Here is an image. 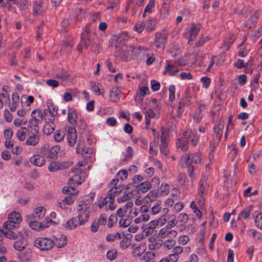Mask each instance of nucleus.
<instances>
[{"label":"nucleus","instance_id":"obj_1","mask_svg":"<svg viewBox=\"0 0 262 262\" xmlns=\"http://www.w3.org/2000/svg\"><path fill=\"white\" fill-rule=\"evenodd\" d=\"M88 162L84 160L78 163L73 168L72 172L74 174L68 181L69 187H64L62 189V192L69 194L74 195L78 193V190L75 189L74 187L81 184L85 180L86 175L84 170L86 169Z\"/></svg>","mask_w":262,"mask_h":262},{"label":"nucleus","instance_id":"obj_2","mask_svg":"<svg viewBox=\"0 0 262 262\" xmlns=\"http://www.w3.org/2000/svg\"><path fill=\"white\" fill-rule=\"evenodd\" d=\"M93 196L94 195L88 196L85 200H83L77 208L76 217L80 221L81 224H85L89 221L90 206L93 201Z\"/></svg>","mask_w":262,"mask_h":262},{"label":"nucleus","instance_id":"obj_3","mask_svg":"<svg viewBox=\"0 0 262 262\" xmlns=\"http://www.w3.org/2000/svg\"><path fill=\"white\" fill-rule=\"evenodd\" d=\"M198 140L199 137L196 130L192 132L191 130H187L184 133L183 136L178 140L177 146L184 151L188 149V144L189 142L193 146H195L197 144Z\"/></svg>","mask_w":262,"mask_h":262},{"label":"nucleus","instance_id":"obj_4","mask_svg":"<svg viewBox=\"0 0 262 262\" xmlns=\"http://www.w3.org/2000/svg\"><path fill=\"white\" fill-rule=\"evenodd\" d=\"M201 155L200 152L183 155L180 160V164L183 167H189L188 172L190 177H192L193 168L191 165L192 163L198 164L201 162Z\"/></svg>","mask_w":262,"mask_h":262},{"label":"nucleus","instance_id":"obj_5","mask_svg":"<svg viewBox=\"0 0 262 262\" xmlns=\"http://www.w3.org/2000/svg\"><path fill=\"white\" fill-rule=\"evenodd\" d=\"M22 220L20 214L16 211H13L9 213L8 221L3 225L4 228L14 229L15 225L19 224Z\"/></svg>","mask_w":262,"mask_h":262},{"label":"nucleus","instance_id":"obj_6","mask_svg":"<svg viewBox=\"0 0 262 262\" xmlns=\"http://www.w3.org/2000/svg\"><path fill=\"white\" fill-rule=\"evenodd\" d=\"M34 245L41 250H48L53 247L54 243L50 238L40 237L35 239Z\"/></svg>","mask_w":262,"mask_h":262},{"label":"nucleus","instance_id":"obj_7","mask_svg":"<svg viewBox=\"0 0 262 262\" xmlns=\"http://www.w3.org/2000/svg\"><path fill=\"white\" fill-rule=\"evenodd\" d=\"M77 151L85 158L91 157L94 155V149L91 147H86L83 141L79 140L77 146Z\"/></svg>","mask_w":262,"mask_h":262},{"label":"nucleus","instance_id":"obj_8","mask_svg":"<svg viewBox=\"0 0 262 262\" xmlns=\"http://www.w3.org/2000/svg\"><path fill=\"white\" fill-rule=\"evenodd\" d=\"M40 136L39 133L28 131V136L25 140L27 145L35 146L39 142Z\"/></svg>","mask_w":262,"mask_h":262},{"label":"nucleus","instance_id":"obj_9","mask_svg":"<svg viewBox=\"0 0 262 262\" xmlns=\"http://www.w3.org/2000/svg\"><path fill=\"white\" fill-rule=\"evenodd\" d=\"M178 232L176 230L171 229L167 226L161 228L159 232V236L161 238L168 237L172 238L177 235Z\"/></svg>","mask_w":262,"mask_h":262},{"label":"nucleus","instance_id":"obj_10","mask_svg":"<svg viewBox=\"0 0 262 262\" xmlns=\"http://www.w3.org/2000/svg\"><path fill=\"white\" fill-rule=\"evenodd\" d=\"M46 212L45 208L43 207H37L34 209L33 213L26 216L27 220H29L30 218L40 220L45 216Z\"/></svg>","mask_w":262,"mask_h":262},{"label":"nucleus","instance_id":"obj_11","mask_svg":"<svg viewBox=\"0 0 262 262\" xmlns=\"http://www.w3.org/2000/svg\"><path fill=\"white\" fill-rule=\"evenodd\" d=\"M180 70L177 68V64L174 63L166 61V65L165 67L164 73L170 76H174Z\"/></svg>","mask_w":262,"mask_h":262},{"label":"nucleus","instance_id":"obj_12","mask_svg":"<svg viewBox=\"0 0 262 262\" xmlns=\"http://www.w3.org/2000/svg\"><path fill=\"white\" fill-rule=\"evenodd\" d=\"M121 191V189L117 187L112 188L108 192L107 196L104 199L105 203L108 202H114L115 198L118 195Z\"/></svg>","mask_w":262,"mask_h":262},{"label":"nucleus","instance_id":"obj_13","mask_svg":"<svg viewBox=\"0 0 262 262\" xmlns=\"http://www.w3.org/2000/svg\"><path fill=\"white\" fill-rule=\"evenodd\" d=\"M37 220H34L32 218H30L29 222V225L31 229L36 231H40L47 228L48 226L46 224H43L41 222L37 221Z\"/></svg>","mask_w":262,"mask_h":262},{"label":"nucleus","instance_id":"obj_14","mask_svg":"<svg viewBox=\"0 0 262 262\" xmlns=\"http://www.w3.org/2000/svg\"><path fill=\"white\" fill-rule=\"evenodd\" d=\"M81 224L80 221L76 217H72L64 225L63 227L68 230H74L78 226L83 225Z\"/></svg>","mask_w":262,"mask_h":262},{"label":"nucleus","instance_id":"obj_15","mask_svg":"<svg viewBox=\"0 0 262 262\" xmlns=\"http://www.w3.org/2000/svg\"><path fill=\"white\" fill-rule=\"evenodd\" d=\"M77 132L75 128L70 127L67 135V139L69 145L73 146L76 143Z\"/></svg>","mask_w":262,"mask_h":262},{"label":"nucleus","instance_id":"obj_16","mask_svg":"<svg viewBox=\"0 0 262 262\" xmlns=\"http://www.w3.org/2000/svg\"><path fill=\"white\" fill-rule=\"evenodd\" d=\"M166 37L164 33L157 32L156 33L154 45L158 48H162L166 42Z\"/></svg>","mask_w":262,"mask_h":262},{"label":"nucleus","instance_id":"obj_17","mask_svg":"<svg viewBox=\"0 0 262 262\" xmlns=\"http://www.w3.org/2000/svg\"><path fill=\"white\" fill-rule=\"evenodd\" d=\"M224 125L220 123L214 127V138L216 142H219L223 134Z\"/></svg>","mask_w":262,"mask_h":262},{"label":"nucleus","instance_id":"obj_18","mask_svg":"<svg viewBox=\"0 0 262 262\" xmlns=\"http://www.w3.org/2000/svg\"><path fill=\"white\" fill-rule=\"evenodd\" d=\"M53 242L57 247H63L67 244V237L62 234H57L54 236Z\"/></svg>","mask_w":262,"mask_h":262},{"label":"nucleus","instance_id":"obj_19","mask_svg":"<svg viewBox=\"0 0 262 262\" xmlns=\"http://www.w3.org/2000/svg\"><path fill=\"white\" fill-rule=\"evenodd\" d=\"M30 162L33 165L40 167L46 163V160L43 156L35 155L32 156L30 159Z\"/></svg>","mask_w":262,"mask_h":262},{"label":"nucleus","instance_id":"obj_20","mask_svg":"<svg viewBox=\"0 0 262 262\" xmlns=\"http://www.w3.org/2000/svg\"><path fill=\"white\" fill-rule=\"evenodd\" d=\"M169 4L170 0H163L162 7L160 14V17L161 19H164L168 15V9Z\"/></svg>","mask_w":262,"mask_h":262},{"label":"nucleus","instance_id":"obj_21","mask_svg":"<svg viewBox=\"0 0 262 262\" xmlns=\"http://www.w3.org/2000/svg\"><path fill=\"white\" fill-rule=\"evenodd\" d=\"M28 129L26 127H21L19 128L16 133V136L17 139L19 141H25L28 136Z\"/></svg>","mask_w":262,"mask_h":262},{"label":"nucleus","instance_id":"obj_22","mask_svg":"<svg viewBox=\"0 0 262 262\" xmlns=\"http://www.w3.org/2000/svg\"><path fill=\"white\" fill-rule=\"evenodd\" d=\"M143 1L140 0V2L138 3V0H128L127 10L131 9L135 13Z\"/></svg>","mask_w":262,"mask_h":262},{"label":"nucleus","instance_id":"obj_23","mask_svg":"<svg viewBox=\"0 0 262 262\" xmlns=\"http://www.w3.org/2000/svg\"><path fill=\"white\" fill-rule=\"evenodd\" d=\"M169 209L167 208H164L162 209L163 214L158 219L157 221H152L150 223H154L155 222L157 223V225L163 226L165 225L167 222V219L166 215L168 213Z\"/></svg>","mask_w":262,"mask_h":262},{"label":"nucleus","instance_id":"obj_24","mask_svg":"<svg viewBox=\"0 0 262 262\" xmlns=\"http://www.w3.org/2000/svg\"><path fill=\"white\" fill-rule=\"evenodd\" d=\"M177 180L179 184L183 187V188L186 189L189 185V180L185 174L181 173L178 175Z\"/></svg>","mask_w":262,"mask_h":262},{"label":"nucleus","instance_id":"obj_25","mask_svg":"<svg viewBox=\"0 0 262 262\" xmlns=\"http://www.w3.org/2000/svg\"><path fill=\"white\" fill-rule=\"evenodd\" d=\"M33 11V13L36 15L42 14V2L41 0H36L34 2Z\"/></svg>","mask_w":262,"mask_h":262},{"label":"nucleus","instance_id":"obj_26","mask_svg":"<svg viewBox=\"0 0 262 262\" xmlns=\"http://www.w3.org/2000/svg\"><path fill=\"white\" fill-rule=\"evenodd\" d=\"M200 30V25L199 24H192L190 28L189 35L191 41L193 40Z\"/></svg>","mask_w":262,"mask_h":262},{"label":"nucleus","instance_id":"obj_27","mask_svg":"<svg viewBox=\"0 0 262 262\" xmlns=\"http://www.w3.org/2000/svg\"><path fill=\"white\" fill-rule=\"evenodd\" d=\"M151 187V184L148 181H145L139 184L136 188L138 191L144 193Z\"/></svg>","mask_w":262,"mask_h":262},{"label":"nucleus","instance_id":"obj_28","mask_svg":"<svg viewBox=\"0 0 262 262\" xmlns=\"http://www.w3.org/2000/svg\"><path fill=\"white\" fill-rule=\"evenodd\" d=\"M168 141L165 137H162L161 139V144L160 145V148L161 153L165 156H167L168 154V149L167 147Z\"/></svg>","mask_w":262,"mask_h":262},{"label":"nucleus","instance_id":"obj_29","mask_svg":"<svg viewBox=\"0 0 262 262\" xmlns=\"http://www.w3.org/2000/svg\"><path fill=\"white\" fill-rule=\"evenodd\" d=\"M252 211V206H249L245 208L238 215V220H244L248 219L251 214Z\"/></svg>","mask_w":262,"mask_h":262},{"label":"nucleus","instance_id":"obj_30","mask_svg":"<svg viewBox=\"0 0 262 262\" xmlns=\"http://www.w3.org/2000/svg\"><path fill=\"white\" fill-rule=\"evenodd\" d=\"M55 130V125L53 122H47L43 128V134L48 136L51 135Z\"/></svg>","mask_w":262,"mask_h":262},{"label":"nucleus","instance_id":"obj_31","mask_svg":"<svg viewBox=\"0 0 262 262\" xmlns=\"http://www.w3.org/2000/svg\"><path fill=\"white\" fill-rule=\"evenodd\" d=\"M149 219V214L147 213H140L137 217L134 219V222L136 224H139L148 221Z\"/></svg>","mask_w":262,"mask_h":262},{"label":"nucleus","instance_id":"obj_32","mask_svg":"<svg viewBox=\"0 0 262 262\" xmlns=\"http://www.w3.org/2000/svg\"><path fill=\"white\" fill-rule=\"evenodd\" d=\"M68 119L71 124H74L77 121V115L74 108H69L68 112Z\"/></svg>","mask_w":262,"mask_h":262},{"label":"nucleus","instance_id":"obj_33","mask_svg":"<svg viewBox=\"0 0 262 262\" xmlns=\"http://www.w3.org/2000/svg\"><path fill=\"white\" fill-rule=\"evenodd\" d=\"M31 119L40 122L43 120V113L40 109L34 110L31 113Z\"/></svg>","mask_w":262,"mask_h":262},{"label":"nucleus","instance_id":"obj_34","mask_svg":"<svg viewBox=\"0 0 262 262\" xmlns=\"http://www.w3.org/2000/svg\"><path fill=\"white\" fill-rule=\"evenodd\" d=\"M39 123H40V122L32 119H30L28 122L29 131L39 133Z\"/></svg>","mask_w":262,"mask_h":262},{"label":"nucleus","instance_id":"obj_35","mask_svg":"<svg viewBox=\"0 0 262 262\" xmlns=\"http://www.w3.org/2000/svg\"><path fill=\"white\" fill-rule=\"evenodd\" d=\"M162 202H157L151 206L150 212L152 215H156L161 212L162 213Z\"/></svg>","mask_w":262,"mask_h":262},{"label":"nucleus","instance_id":"obj_36","mask_svg":"<svg viewBox=\"0 0 262 262\" xmlns=\"http://www.w3.org/2000/svg\"><path fill=\"white\" fill-rule=\"evenodd\" d=\"M90 42L91 41L88 37L81 36V39L77 46L78 51L81 52L83 50V48H82V45H84V48H88Z\"/></svg>","mask_w":262,"mask_h":262},{"label":"nucleus","instance_id":"obj_37","mask_svg":"<svg viewBox=\"0 0 262 262\" xmlns=\"http://www.w3.org/2000/svg\"><path fill=\"white\" fill-rule=\"evenodd\" d=\"M144 23L146 31L149 32L154 30L157 23V21L156 19L152 18L148 19Z\"/></svg>","mask_w":262,"mask_h":262},{"label":"nucleus","instance_id":"obj_38","mask_svg":"<svg viewBox=\"0 0 262 262\" xmlns=\"http://www.w3.org/2000/svg\"><path fill=\"white\" fill-rule=\"evenodd\" d=\"M133 53L136 56H144L146 55L147 52V49L142 46H139L137 48H135L132 50Z\"/></svg>","mask_w":262,"mask_h":262},{"label":"nucleus","instance_id":"obj_39","mask_svg":"<svg viewBox=\"0 0 262 262\" xmlns=\"http://www.w3.org/2000/svg\"><path fill=\"white\" fill-rule=\"evenodd\" d=\"M45 112L46 121L47 122H52V121L54 120L55 115L57 114V111H45Z\"/></svg>","mask_w":262,"mask_h":262},{"label":"nucleus","instance_id":"obj_40","mask_svg":"<svg viewBox=\"0 0 262 262\" xmlns=\"http://www.w3.org/2000/svg\"><path fill=\"white\" fill-rule=\"evenodd\" d=\"M157 194V190L150 191L144 198L145 202L147 203L153 202L156 199Z\"/></svg>","mask_w":262,"mask_h":262},{"label":"nucleus","instance_id":"obj_41","mask_svg":"<svg viewBox=\"0 0 262 262\" xmlns=\"http://www.w3.org/2000/svg\"><path fill=\"white\" fill-rule=\"evenodd\" d=\"M60 148L59 145H55L53 146L50 149H49V154L48 155V157L50 158H54L57 156V154L60 150Z\"/></svg>","mask_w":262,"mask_h":262},{"label":"nucleus","instance_id":"obj_42","mask_svg":"<svg viewBox=\"0 0 262 262\" xmlns=\"http://www.w3.org/2000/svg\"><path fill=\"white\" fill-rule=\"evenodd\" d=\"M12 229L4 228V229L2 230V232L7 238L16 239L18 235L17 234L12 231Z\"/></svg>","mask_w":262,"mask_h":262},{"label":"nucleus","instance_id":"obj_43","mask_svg":"<svg viewBox=\"0 0 262 262\" xmlns=\"http://www.w3.org/2000/svg\"><path fill=\"white\" fill-rule=\"evenodd\" d=\"M132 219L128 216L121 217L119 220V225L120 227L126 228L131 224Z\"/></svg>","mask_w":262,"mask_h":262},{"label":"nucleus","instance_id":"obj_44","mask_svg":"<svg viewBox=\"0 0 262 262\" xmlns=\"http://www.w3.org/2000/svg\"><path fill=\"white\" fill-rule=\"evenodd\" d=\"M91 86L93 91L96 94V95H100L102 94L101 92V85L95 82L91 83Z\"/></svg>","mask_w":262,"mask_h":262},{"label":"nucleus","instance_id":"obj_45","mask_svg":"<svg viewBox=\"0 0 262 262\" xmlns=\"http://www.w3.org/2000/svg\"><path fill=\"white\" fill-rule=\"evenodd\" d=\"M156 117V114L151 109L149 108L145 114V123L147 126L150 123V119Z\"/></svg>","mask_w":262,"mask_h":262},{"label":"nucleus","instance_id":"obj_46","mask_svg":"<svg viewBox=\"0 0 262 262\" xmlns=\"http://www.w3.org/2000/svg\"><path fill=\"white\" fill-rule=\"evenodd\" d=\"M26 245L25 241H17L14 243L13 247L16 250L21 251L24 249Z\"/></svg>","mask_w":262,"mask_h":262},{"label":"nucleus","instance_id":"obj_47","mask_svg":"<svg viewBox=\"0 0 262 262\" xmlns=\"http://www.w3.org/2000/svg\"><path fill=\"white\" fill-rule=\"evenodd\" d=\"M155 7V0H149L148 4L145 7L143 17H145L147 13H150L152 12V9Z\"/></svg>","mask_w":262,"mask_h":262},{"label":"nucleus","instance_id":"obj_48","mask_svg":"<svg viewBox=\"0 0 262 262\" xmlns=\"http://www.w3.org/2000/svg\"><path fill=\"white\" fill-rule=\"evenodd\" d=\"M208 187V184H207V182L205 181L204 180L203 181H201L200 182L199 187V193H200L201 194V196H202V195L205 193Z\"/></svg>","mask_w":262,"mask_h":262},{"label":"nucleus","instance_id":"obj_49","mask_svg":"<svg viewBox=\"0 0 262 262\" xmlns=\"http://www.w3.org/2000/svg\"><path fill=\"white\" fill-rule=\"evenodd\" d=\"M190 208L192 210L193 212L199 217L201 218L202 213L199 209L198 208L196 203L194 201H192L190 204Z\"/></svg>","mask_w":262,"mask_h":262},{"label":"nucleus","instance_id":"obj_50","mask_svg":"<svg viewBox=\"0 0 262 262\" xmlns=\"http://www.w3.org/2000/svg\"><path fill=\"white\" fill-rule=\"evenodd\" d=\"M30 233V230L28 229L24 228L18 232L17 235L23 239H26L29 236Z\"/></svg>","mask_w":262,"mask_h":262},{"label":"nucleus","instance_id":"obj_51","mask_svg":"<svg viewBox=\"0 0 262 262\" xmlns=\"http://www.w3.org/2000/svg\"><path fill=\"white\" fill-rule=\"evenodd\" d=\"M64 137V134L60 130H56L54 135V140L57 142L62 141Z\"/></svg>","mask_w":262,"mask_h":262},{"label":"nucleus","instance_id":"obj_52","mask_svg":"<svg viewBox=\"0 0 262 262\" xmlns=\"http://www.w3.org/2000/svg\"><path fill=\"white\" fill-rule=\"evenodd\" d=\"M9 108L12 111H15L19 104V99H9Z\"/></svg>","mask_w":262,"mask_h":262},{"label":"nucleus","instance_id":"obj_53","mask_svg":"<svg viewBox=\"0 0 262 262\" xmlns=\"http://www.w3.org/2000/svg\"><path fill=\"white\" fill-rule=\"evenodd\" d=\"M132 195L130 193H124L122 196L117 198V200L119 203H123L126 201H129Z\"/></svg>","mask_w":262,"mask_h":262},{"label":"nucleus","instance_id":"obj_54","mask_svg":"<svg viewBox=\"0 0 262 262\" xmlns=\"http://www.w3.org/2000/svg\"><path fill=\"white\" fill-rule=\"evenodd\" d=\"M254 221L255 226L262 230V213H259L256 215Z\"/></svg>","mask_w":262,"mask_h":262},{"label":"nucleus","instance_id":"obj_55","mask_svg":"<svg viewBox=\"0 0 262 262\" xmlns=\"http://www.w3.org/2000/svg\"><path fill=\"white\" fill-rule=\"evenodd\" d=\"M48 169L51 172H55L60 170L59 162H51L48 166Z\"/></svg>","mask_w":262,"mask_h":262},{"label":"nucleus","instance_id":"obj_56","mask_svg":"<svg viewBox=\"0 0 262 262\" xmlns=\"http://www.w3.org/2000/svg\"><path fill=\"white\" fill-rule=\"evenodd\" d=\"M170 190V187L169 185L166 183H163L161 184L160 187V193L162 195H165L167 194Z\"/></svg>","mask_w":262,"mask_h":262},{"label":"nucleus","instance_id":"obj_57","mask_svg":"<svg viewBox=\"0 0 262 262\" xmlns=\"http://www.w3.org/2000/svg\"><path fill=\"white\" fill-rule=\"evenodd\" d=\"M111 97L114 98L116 97H122V96L121 95V91L117 87H114L112 89V90L110 93Z\"/></svg>","mask_w":262,"mask_h":262},{"label":"nucleus","instance_id":"obj_58","mask_svg":"<svg viewBox=\"0 0 262 262\" xmlns=\"http://www.w3.org/2000/svg\"><path fill=\"white\" fill-rule=\"evenodd\" d=\"M149 93V90L148 89V87L147 86H144L141 87L138 91V95L140 97H144L145 95H146L147 94Z\"/></svg>","mask_w":262,"mask_h":262},{"label":"nucleus","instance_id":"obj_59","mask_svg":"<svg viewBox=\"0 0 262 262\" xmlns=\"http://www.w3.org/2000/svg\"><path fill=\"white\" fill-rule=\"evenodd\" d=\"M177 218L178 221L183 224L186 223L189 219L188 215L186 213L183 212L180 213Z\"/></svg>","mask_w":262,"mask_h":262},{"label":"nucleus","instance_id":"obj_60","mask_svg":"<svg viewBox=\"0 0 262 262\" xmlns=\"http://www.w3.org/2000/svg\"><path fill=\"white\" fill-rule=\"evenodd\" d=\"M141 209L139 208L134 207L129 211V214L131 216V219L136 218L141 213Z\"/></svg>","mask_w":262,"mask_h":262},{"label":"nucleus","instance_id":"obj_61","mask_svg":"<svg viewBox=\"0 0 262 262\" xmlns=\"http://www.w3.org/2000/svg\"><path fill=\"white\" fill-rule=\"evenodd\" d=\"M13 135V130L10 127H7L4 130V137L5 138V139H12Z\"/></svg>","mask_w":262,"mask_h":262},{"label":"nucleus","instance_id":"obj_62","mask_svg":"<svg viewBox=\"0 0 262 262\" xmlns=\"http://www.w3.org/2000/svg\"><path fill=\"white\" fill-rule=\"evenodd\" d=\"M145 29L144 22H139L137 23L134 27V30L141 33L143 30Z\"/></svg>","mask_w":262,"mask_h":262},{"label":"nucleus","instance_id":"obj_63","mask_svg":"<svg viewBox=\"0 0 262 262\" xmlns=\"http://www.w3.org/2000/svg\"><path fill=\"white\" fill-rule=\"evenodd\" d=\"M176 244V241L172 239L166 240L163 243V247L167 249H171Z\"/></svg>","mask_w":262,"mask_h":262},{"label":"nucleus","instance_id":"obj_64","mask_svg":"<svg viewBox=\"0 0 262 262\" xmlns=\"http://www.w3.org/2000/svg\"><path fill=\"white\" fill-rule=\"evenodd\" d=\"M252 91H254L256 93L259 94L262 92V84L259 83H252Z\"/></svg>","mask_w":262,"mask_h":262}]
</instances>
